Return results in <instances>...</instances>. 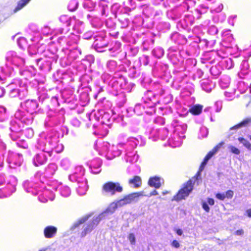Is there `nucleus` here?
Here are the masks:
<instances>
[{
	"label": "nucleus",
	"instance_id": "obj_8",
	"mask_svg": "<svg viewBox=\"0 0 251 251\" xmlns=\"http://www.w3.org/2000/svg\"><path fill=\"white\" fill-rule=\"evenodd\" d=\"M148 183L150 186L158 189L161 185V178L156 176L151 178L149 180Z\"/></svg>",
	"mask_w": 251,
	"mask_h": 251
},
{
	"label": "nucleus",
	"instance_id": "obj_19",
	"mask_svg": "<svg viewBox=\"0 0 251 251\" xmlns=\"http://www.w3.org/2000/svg\"><path fill=\"white\" fill-rule=\"evenodd\" d=\"M216 197L220 200H224L226 198V195L224 193H218L216 195Z\"/></svg>",
	"mask_w": 251,
	"mask_h": 251
},
{
	"label": "nucleus",
	"instance_id": "obj_10",
	"mask_svg": "<svg viewBox=\"0 0 251 251\" xmlns=\"http://www.w3.org/2000/svg\"><path fill=\"white\" fill-rule=\"evenodd\" d=\"M129 184L134 187H139L142 184L141 179L139 176H134L133 178L129 180Z\"/></svg>",
	"mask_w": 251,
	"mask_h": 251
},
{
	"label": "nucleus",
	"instance_id": "obj_29",
	"mask_svg": "<svg viewBox=\"0 0 251 251\" xmlns=\"http://www.w3.org/2000/svg\"><path fill=\"white\" fill-rule=\"evenodd\" d=\"M236 233L238 235H241L243 233V231L242 230H237Z\"/></svg>",
	"mask_w": 251,
	"mask_h": 251
},
{
	"label": "nucleus",
	"instance_id": "obj_28",
	"mask_svg": "<svg viewBox=\"0 0 251 251\" xmlns=\"http://www.w3.org/2000/svg\"><path fill=\"white\" fill-rule=\"evenodd\" d=\"M41 251H53L51 248H47L45 249H43L41 250Z\"/></svg>",
	"mask_w": 251,
	"mask_h": 251
},
{
	"label": "nucleus",
	"instance_id": "obj_16",
	"mask_svg": "<svg viewBox=\"0 0 251 251\" xmlns=\"http://www.w3.org/2000/svg\"><path fill=\"white\" fill-rule=\"evenodd\" d=\"M78 3L75 0H72L71 1L68 5V8L71 11H74L75 10L77 7Z\"/></svg>",
	"mask_w": 251,
	"mask_h": 251
},
{
	"label": "nucleus",
	"instance_id": "obj_26",
	"mask_svg": "<svg viewBox=\"0 0 251 251\" xmlns=\"http://www.w3.org/2000/svg\"><path fill=\"white\" fill-rule=\"evenodd\" d=\"M176 232L178 235H181L183 233V231L180 229H177L176 230Z\"/></svg>",
	"mask_w": 251,
	"mask_h": 251
},
{
	"label": "nucleus",
	"instance_id": "obj_32",
	"mask_svg": "<svg viewBox=\"0 0 251 251\" xmlns=\"http://www.w3.org/2000/svg\"><path fill=\"white\" fill-rule=\"evenodd\" d=\"M41 251V250H40V251Z\"/></svg>",
	"mask_w": 251,
	"mask_h": 251
},
{
	"label": "nucleus",
	"instance_id": "obj_13",
	"mask_svg": "<svg viewBox=\"0 0 251 251\" xmlns=\"http://www.w3.org/2000/svg\"><path fill=\"white\" fill-rule=\"evenodd\" d=\"M30 0H21L19 1L18 3L17 7L15 8L14 10V12H16L17 11L21 9L25 6Z\"/></svg>",
	"mask_w": 251,
	"mask_h": 251
},
{
	"label": "nucleus",
	"instance_id": "obj_1",
	"mask_svg": "<svg viewBox=\"0 0 251 251\" xmlns=\"http://www.w3.org/2000/svg\"><path fill=\"white\" fill-rule=\"evenodd\" d=\"M123 190V187L119 183L109 181L103 185L101 193L104 196H113L116 193H121Z\"/></svg>",
	"mask_w": 251,
	"mask_h": 251
},
{
	"label": "nucleus",
	"instance_id": "obj_14",
	"mask_svg": "<svg viewBox=\"0 0 251 251\" xmlns=\"http://www.w3.org/2000/svg\"><path fill=\"white\" fill-rule=\"evenodd\" d=\"M238 140L241 143H242L246 148L249 150H251V144L246 139L242 137H239L238 138Z\"/></svg>",
	"mask_w": 251,
	"mask_h": 251
},
{
	"label": "nucleus",
	"instance_id": "obj_31",
	"mask_svg": "<svg viewBox=\"0 0 251 251\" xmlns=\"http://www.w3.org/2000/svg\"><path fill=\"white\" fill-rule=\"evenodd\" d=\"M29 131H31L32 133L33 132L32 130H30Z\"/></svg>",
	"mask_w": 251,
	"mask_h": 251
},
{
	"label": "nucleus",
	"instance_id": "obj_21",
	"mask_svg": "<svg viewBox=\"0 0 251 251\" xmlns=\"http://www.w3.org/2000/svg\"><path fill=\"white\" fill-rule=\"evenodd\" d=\"M202 208L206 211L209 212L210 208L207 204V203L205 202H202Z\"/></svg>",
	"mask_w": 251,
	"mask_h": 251
},
{
	"label": "nucleus",
	"instance_id": "obj_20",
	"mask_svg": "<svg viewBox=\"0 0 251 251\" xmlns=\"http://www.w3.org/2000/svg\"><path fill=\"white\" fill-rule=\"evenodd\" d=\"M226 197L228 198H231L233 195V192L231 190H228L226 192Z\"/></svg>",
	"mask_w": 251,
	"mask_h": 251
},
{
	"label": "nucleus",
	"instance_id": "obj_5",
	"mask_svg": "<svg viewBox=\"0 0 251 251\" xmlns=\"http://www.w3.org/2000/svg\"><path fill=\"white\" fill-rule=\"evenodd\" d=\"M224 144V142H222L218 144L216 147H215L213 150L210 151L208 154L204 157L203 161L202 162L201 166V170L206 165L208 161L220 150L221 147Z\"/></svg>",
	"mask_w": 251,
	"mask_h": 251
},
{
	"label": "nucleus",
	"instance_id": "obj_18",
	"mask_svg": "<svg viewBox=\"0 0 251 251\" xmlns=\"http://www.w3.org/2000/svg\"><path fill=\"white\" fill-rule=\"evenodd\" d=\"M128 239L131 244H134L135 243V238L133 233H130L128 236Z\"/></svg>",
	"mask_w": 251,
	"mask_h": 251
},
{
	"label": "nucleus",
	"instance_id": "obj_4",
	"mask_svg": "<svg viewBox=\"0 0 251 251\" xmlns=\"http://www.w3.org/2000/svg\"><path fill=\"white\" fill-rule=\"evenodd\" d=\"M140 196H142V193H133L125 196L123 199L115 201V202L118 207H121L136 201V199Z\"/></svg>",
	"mask_w": 251,
	"mask_h": 251
},
{
	"label": "nucleus",
	"instance_id": "obj_9",
	"mask_svg": "<svg viewBox=\"0 0 251 251\" xmlns=\"http://www.w3.org/2000/svg\"><path fill=\"white\" fill-rule=\"evenodd\" d=\"M118 207L117 205L116 204L115 201H114L110 204V205L108 206L107 208L106 209V211L102 213L101 214H103L102 216V219L105 217L107 214H111L113 213L114 212L115 210Z\"/></svg>",
	"mask_w": 251,
	"mask_h": 251
},
{
	"label": "nucleus",
	"instance_id": "obj_27",
	"mask_svg": "<svg viewBox=\"0 0 251 251\" xmlns=\"http://www.w3.org/2000/svg\"><path fill=\"white\" fill-rule=\"evenodd\" d=\"M246 213L249 217H251V208L247 210Z\"/></svg>",
	"mask_w": 251,
	"mask_h": 251
},
{
	"label": "nucleus",
	"instance_id": "obj_2",
	"mask_svg": "<svg viewBox=\"0 0 251 251\" xmlns=\"http://www.w3.org/2000/svg\"><path fill=\"white\" fill-rule=\"evenodd\" d=\"M193 189V183L192 180H188L184 186L178 191V193L174 197V200L176 201L185 199L187 197Z\"/></svg>",
	"mask_w": 251,
	"mask_h": 251
},
{
	"label": "nucleus",
	"instance_id": "obj_17",
	"mask_svg": "<svg viewBox=\"0 0 251 251\" xmlns=\"http://www.w3.org/2000/svg\"><path fill=\"white\" fill-rule=\"evenodd\" d=\"M228 149L232 153L238 155L240 153V151L238 149L232 145H228Z\"/></svg>",
	"mask_w": 251,
	"mask_h": 251
},
{
	"label": "nucleus",
	"instance_id": "obj_24",
	"mask_svg": "<svg viewBox=\"0 0 251 251\" xmlns=\"http://www.w3.org/2000/svg\"><path fill=\"white\" fill-rule=\"evenodd\" d=\"M15 93L19 94V90L18 89H15L11 91V95L12 97H16V95L15 94Z\"/></svg>",
	"mask_w": 251,
	"mask_h": 251
},
{
	"label": "nucleus",
	"instance_id": "obj_7",
	"mask_svg": "<svg viewBox=\"0 0 251 251\" xmlns=\"http://www.w3.org/2000/svg\"><path fill=\"white\" fill-rule=\"evenodd\" d=\"M57 229L52 226L46 227L44 229V235L46 238H50L53 237L56 233Z\"/></svg>",
	"mask_w": 251,
	"mask_h": 251
},
{
	"label": "nucleus",
	"instance_id": "obj_23",
	"mask_svg": "<svg viewBox=\"0 0 251 251\" xmlns=\"http://www.w3.org/2000/svg\"><path fill=\"white\" fill-rule=\"evenodd\" d=\"M207 202L208 204L210 205H213L214 204L215 201L213 199L211 198H208L207 199Z\"/></svg>",
	"mask_w": 251,
	"mask_h": 251
},
{
	"label": "nucleus",
	"instance_id": "obj_3",
	"mask_svg": "<svg viewBox=\"0 0 251 251\" xmlns=\"http://www.w3.org/2000/svg\"><path fill=\"white\" fill-rule=\"evenodd\" d=\"M103 214H100L98 216L94 217L93 221L84 225V229L81 233L82 236H85L87 234L91 232L93 229L97 226L99 222L102 219Z\"/></svg>",
	"mask_w": 251,
	"mask_h": 251
},
{
	"label": "nucleus",
	"instance_id": "obj_30",
	"mask_svg": "<svg viewBox=\"0 0 251 251\" xmlns=\"http://www.w3.org/2000/svg\"><path fill=\"white\" fill-rule=\"evenodd\" d=\"M249 138H250V140H251V136H250Z\"/></svg>",
	"mask_w": 251,
	"mask_h": 251
},
{
	"label": "nucleus",
	"instance_id": "obj_6",
	"mask_svg": "<svg viewBox=\"0 0 251 251\" xmlns=\"http://www.w3.org/2000/svg\"><path fill=\"white\" fill-rule=\"evenodd\" d=\"M47 157L43 152L37 154L33 159V163L35 166L43 164L46 162Z\"/></svg>",
	"mask_w": 251,
	"mask_h": 251
},
{
	"label": "nucleus",
	"instance_id": "obj_25",
	"mask_svg": "<svg viewBox=\"0 0 251 251\" xmlns=\"http://www.w3.org/2000/svg\"><path fill=\"white\" fill-rule=\"evenodd\" d=\"M158 194V192L156 190H154L152 192H151L150 194V195L149 196V197H151V196H154V195H156Z\"/></svg>",
	"mask_w": 251,
	"mask_h": 251
},
{
	"label": "nucleus",
	"instance_id": "obj_11",
	"mask_svg": "<svg viewBox=\"0 0 251 251\" xmlns=\"http://www.w3.org/2000/svg\"><path fill=\"white\" fill-rule=\"evenodd\" d=\"M251 123V118H247L244 119L240 124L235 126H234L230 128V129H238L242 126H246L248 124Z\"/></svg>",
	"mask_w": 251,
	"mask_h": 251
},
{
	"label": "nucleus",
	"instance_id": "obj_15",
	"mask_svg": "<svg viewBox=\"0 0 251 251\" xmlns=\"http://www.w3.org/2000/svg\"><path fill=\"white\" fill-rule=\"evenodd\" d=\"M90 216V215H86L80 218L77 222L74 224V226L75 227H77L79 225L82 224L84 223L85 221H86Z\"/></svg>",
	"mask_w": 251,
	"mask_h": 251
},
{
	"label": "nucleus",
	"instance_id": "obj_12",
	"mask_svg": "<svg viewBox=\"0 0 251 251\" xmlns=\"http://www.w3.org/2000/svg\"><path fill=\"white\" fill-rule=\"evenodd\" d=\"M202 109V106L198 104L193 106L190 109L189 111L194 115H199L201 113Z\"/></svg>",
	"mask_w": 251,
	"mask_h": 251
},
{
	"label": "nucleus",
	"instance_id": "obj_22",
	"mask_svg": "<svg viewBox=\"0 0 251 251\" xmlns=\"http://www.w3.org/2000/svg\"><path fill=\"white\" fill-rule=\"evenodd\" d=\"M172 245L176 248H178L180 246L179 243L176 240H174L172 243Z\"/></svg>",
	"mask_w": 251,
	"mask_h": 251
}]
</instances>
